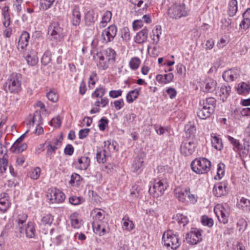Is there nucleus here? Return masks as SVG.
<instances>
[{"label":"nucleus","instance_id":"1","mask_svg":"<svg viewBox=\"0 0 250 250\" xmlns=\"http://www.w3.org/2000/svg\"><path fill=\"white\" fill-rule=\"evenodd\" d=\"M91 213L93 215L92 227L94 232L100 236H103L108 233L109 231L108 224L103 220L104 218V211L96 208L93 209Z\"/></svg>","mask_w":250,"mask_h":250},{"label":"nucleus","instance_id":"2","mask_svg":"<svg viewBox=\"0 0 250 250\" xmlns=\"http://www.w3.org/2000/svg\"><path fill=\"white\" fill-rule=\"evenodd\" d=\"M97 66L101 70H106L110 62H113L116 57V53L112 48H106L96 54Z\"/></svg>","mask_w":250,"mask_h":250},{"label":"nucleus","instance_id":"3","mask_svg":"<svg viewBox=\"0 0 250 250\" xmlns=\"http://www.w3.org/2000/svg\"><path fill=\"white\" fill-rule=\"evenodd\" d=\"M216 105V100L210 97L200 101L198 111L197 112L198 117L203 120H206L210 117L214 112Z\"/></svg>","mask_w":250,"mask_h":250},{"label":"nucleus","instance_id":"4","mask_svg":"<svg viewBox=\"0 0 250 250\" xmlns=\"http://www.w3.org/2000/svg\"><path fill=\"white\" fill-rule=\"evenodd\" d=\"M64 36L63 29L58 22L51 23L48 28V40L52 45H57Z\"/></svg>","mask_w":250,"mask_h":250},{"label":"nucleus","instance_id":"5","mask_svg":"<svg viewBox=\"0 0 250 250\" xmlns=\"http://www.w3.org/2000/svg\"><path fill=\"white\" fill-rule=\"evenodd\" d=\"M21 76L20 74L12 73L4 85V89L11 93H18L21 89Z\"/></svg>","mask_w":250,"mask_h":250},{"label":"nucleus","instance_id":"6","mask_svg":"<svg viewBox=\"0 0 250 250\" xmlns=\"http://www.w3.org/2000/svg\"><path fill=\"white\" fill-rule=\"evenodd\" d=\"M190 165L193 171L198 174H203L207 173L210 170L211 162L205 158L200 157L195 159Z\"/></svg>","mask_w":250,"mask_h":250},{"label":"nucleus","instance_id":"7","mask_svg":"<svg viewBox=\"0 0 250 250\" xmlns=\"http://www.w3.org/2000/svg\"><path fill=\"white\" fill-rule=\"evenodd\" d=\"M188 11L184 3H175L168 9L167 14L170 18L178 19L188 15Z\"/></svg>","mask_w":250,"mask_h":250},{"label":"nucleus","instance_id":"8","mask_svg":"<svg viewBox=\"0 0 250 250\" xmlns=\"http://www.w3.org/2000/svg\"><path fill=\"white\" fill-rule=\"evenodd\" d=\"M162 240L165 246L167 248L170 247L173 250H176L181 245L178 235L172 233L171 231L165 232Z\"/></svg>","mask_w":250,"mask_h":250},{"label":"nucleus","instance_id":"9","mask_svg":"<svg viewBox=\"0 0 250 250\" xmlns=\"http://www.w3.org/2000/svg\"><path fill=\"white\" fill-rule=\"evenodd\" d=\"M62 138L61 137L60 138H55L51 140L47 139L44 144L41 145L42 146L44 145L46 146V156L47 157L51 158L52 154L56 153L57 149L61 146L62 143Z\"/></svg>","mask_w":250,"mask_h":250},{"label":"nucleus","instance_id":"10","mask_svg":"<svg viewBox=\"0 0 250 250\" xmlns=\"http://www.w3.org/2000/svg\"><path fill=\"white\" fill-rule=\"evenodd\" d=\"M168 187V183L166 179H159L155 180L154 184L152 188H150L149 192L153 193L154 196L158 197L163 194L165 190Z\"/></svg>","mask_w":250,"mask_h":250},{"label":"nucleus","instance_id":"11","mask_svg":"<svg viewBox=\"0 0 250 250\" xmlns=\"http://www.w3.org/2000/svg\"><path fill=\"white\" fill-rule=\"evenodd\" d=\"M196 146L194 141L190 139L185 140L180 146L181 153L185 156H190L195 151Z\"/></svg>","mask_w":250,"mask_h":250},{"label":"nucleus","instance_id":"12","mask_svg":"<svg viewBox=\"0 0 250 250\" xmlns=\"http://www.w3.org/2000/svg\"><path fill=\"white\" fill-rule=\"evenodd\" d=\"M129 1L134 5V9L138 15L146 13L151 4V0H129Z\"/></svg>","mask_w":250,"mask_h":250},{"label":"nucleus","instance_id":"13","mask_svg":"<svg viewBox=\"0 0 250 250\" xmlns=\"http://www.w3.org/2000/svg\"><path fill=\"white\" fill-rule=\"evenodd\" d=\"M202 231L197 229H192L187 234L186 240L188 243L191 245H196L201 242Z\"/></svg>","mask_w":250,"mask_h":250},{"label":"nucleus","instance_id":"14","mask_svg":"<svg viewBox=\"0 0 250 250\" xmlns=\"http://www.w3.org/2000/svg\"><path fill=\"white\" fill-rule=\"evenodd\" d=\"M214 212L220 222L223 224L228 222L229 213L228 209L224 206L218 205L215 207Z\"/></svg>","mask_w":250,"mask_h":250},{"label":"nucleus","instance_id":"15","mask_svg":"<svg viewBox=\"0 0 250 250\" xmlns=\"http://www.w3.org/2000/svg\"><path fill=\"white\" fill-rule=\"evenodd\" d=\"M117 32L116 26L112 25L104 30L102 33L104 42L107 43L112 41Z\"/></svg>","mask_w":250,"mask_h":250},{"label":"nucleus","instance_id":"16","mask_svg":"<svg viewBox=\"0 0 250 250\" xmlns=\"http://www.w3.org/2000/svg\"><path fill=\"white\" fill-rule=\"evenodd\" d=\"M36 51L33 49L28 48L26 49L24 52V56L28 64L34 66L38 62V59Z\"/></svg>","mask_w":250,"mask_h":250},{"label":"nucleus","instance_id":"17","mask_svg":"<svg viewBox=\"0 0 250 250\" xmlns=\"http://www.w3.org/2000/svg\"><path fill=\"white\" fill-rule=\"evenodd\" d=\"M48 197H50V200L52 203H62L65 198L64 194L58 189L51 190Z\"/></svg>","mask_w":250,"mask_h":250},{"label":"nucleus","instance_id":"18","mask_svg":"<svg viewBox=\"0 0 250 250\" xmlns=\"http://www.w3.org/2000/svg\"><path fill=\"white\" fill-rule=\"evenodd\" d=\"M90 164V158L86 155L81 157L77 161L74 162L76 168L80 170H86Z\"/></svg>","mask_w":250,"mask_h":250},{"label":"nucleus","instance_id":"19","mask_svg":"<svg viewBox=\"0 0 250 250\" xmlns=\"http://www.w3.org/2000/svg\"><path fill=\"white\" fill-rule=\"evenodd\" d=\"M157 172L158 173V177L159 179L164 178L167 181L169 178V175L172 172V169L168 166H160L157 168Z\"/></svg>","mask_w":250,"mask_h":250},{"label":"nucleus","instance_id":"20","mask_svg":"<svg viewBox=\"0 0 250 250\" xmlns=\"http://www.w3.org/2000/svg\"><path fill=\"white\" fill-rule=\"evenodd\" d=\"M239 76V71L238 69L233 68L225 71L223 74V78L226 82H232L237 79Z\"/></svg>","mask_w":250,"mask_h":250},{"label":"nucleus","instance_id":"21","mask_svg":"<svg viewBox=\"0 0 250 250\" xmlns=\"http://www.w3.org/2000/svg\"><path fill=\"white\" fill-rule=\"evenodd\" d=\"M227 184L225 182H221L215 184L213 188V194L217 197L224 196L227 193L226 190Z\"/></svg>","mask_w":250,"mask_h":250},{"label":"nucleus","instance_id":"22","mask_svg":"<svg viewBox=\"0 0 250 250\" xmlns=\"http://www.w3.org/2000/svg\"><path fill=\"white\" fill-rule=\"evenodd\" d=\"M145 157L146 154L143 152H141L139 153L135 158L132 165L134 172H137L138 170L142 168Z\"/></svg>","mask_w":250,"mask_h":250},{"label":"nucleus","instance_id":"23","mask_svg":"<svg viewBox=\"0 0 250 250\" xmlns=\"http://www.w3.org/2000/svg\"><path fill=\"white\" fill-rule=\"evenodd\" d=\"M8 198V195L6 193H2L0 195V211L2 213L5 212L10 207Z\"/></svg>","mask_w":250,"mask_h":250},{"label":"nucleus","instance_id":"24","mask_svg":"<svg viewBox=\"0 0 250 250\" xmlns=\"http://www.w3.org/2000/svg\"><path fill=\"white\" fill-rule=\"evenodd\" d=\"M190 188L187 187L184 189H182L178 187L175 188L174 192L176 198L182 202H184L186 201V198L188 194L189 193Z\"/></svg>","mask_w":250,"mask_h":250},{"label":"nucleus","instance_id":"25","mask_svg":"<svg viewBox=\"0 0 250 250\" xmlns=\"http://www.w3.org/2000/svg\"><path fill=\"white\" fill-rule=\"evenodd\" d=\"M148 30L146 28H143L136 35L134 41L138 43H142L146 42L148 37Z\"/></svg>","mask_w":250,"mask_h":250},{"label":"nucleus","instance_id":"26","mask_svg":"<svg viewBox=\"0 0 250 250\" xmlns=\"http://www.w3.org/2000/svg\"><path fill=\"white\" fill-rule=\"evenodd\" d=\"M162 34V28L160 25H156L150 35V37L154 44H157L159 42L160 36Z\"/></svg>","mask_w":250,"mask_h":250},{"label":"nucleus","instance_id":"27","mask_svg":"<svg viewBox=\"0 0 250 250\" xmlns=\"http://www.w3.org/2000/svg\"><path fill=\"white\" fill-rule=\"evenodd\" d=\"M117 143L112 140H109L104 142V146L103 149L108 152V154L111 156V153L117 151L116 147Z\"/></svg>","mask_w":250,"mask_h":250},{"label":"nucleus","instance_id":"28","mask_svg":"<svg viewBox=\"0 0 250 250\" xmlns=\"http://www.w3.org/2000/svg\"><path fill=\"white\" fill-rule=\"evenodd\" d=\"M231 88L229 86L222 85L219 90L217 92V94L221 97L223 101H225L230 92Z\"/></svg>","mask_w":250,"mask_h":250},{"label":"nucleus","instance_id":"29","mask_svg":"<svg viewBox=\"0 0 250 250\" xmlns=\"http://www.w3.org/2000/svg\"><path fill=\"white\" fill-rule=\"evenodd\" d=\"M110 157L108 154V152H106V150L103 149L97 151L96 153V159L98 163H104L107 159Z\"/></svg>","mask_w":250,"mask_h":250},{"label":"nucleus","instance_id":"30","mask_svg":"<svg viewBox=\"0 0 250 250\" xmlns=\"http://www.w3.org/2000/svg\"><path fill=\"white\" fill-rule=\"evenodd\" d=\"M27 146L25 143L20 144L14 143L11 147V151L15 153H20L27 148Z\"/></svg>","mask_w":250,"mask_h":250},{"label":"nucleus","instance_id":"31","mask_svg":"<svg viewBox=\"0 0 250 250\" xmlns=\"http://www.w3.org/2000/svg\"><path fill=\"white\" fill-rule=\"evenodd\" d=\"M72 23L74 25H78L81 21V13L78 7H75L72 12Z\"/></svg>","mask_w":250,"mask_h":250},{"label":"nucleus","instance_id":"32","mask_svg":"<svg viewBox=\"0 0 250 250\" xmlns=\"http://www.w3.org/2000/svg\"><path fill=\"white\" fill-rule=\"evenodd\" d=\"M26 236L29 238L35 237L36 230L34 224L32 222H29L25 228Z\"/></svg>","mask_w":250,"mask_h":250},{"label":"nucleus","instance_id":"33","mask_svg":"<svg viewBox=\"0 0 250 250\" xmlns=\"http://www.w3.org/2000/svg\"><path fill=\"white\" fill-rule=\"evenodd\" d=\"M140 92V88L135 89L130 91L127 94L126 98L128 103H132L135 99H136Z\"/></svg>","mask_w":250,"mask_h":250},{"label":"nucleus","instance_id":"34","mask_svg":"<svg viewBox=\"0 0 250 250\" xmlns=\"http://www.w3.org/2000/svg\"><path fill=\"white\" fill-rule=\"evenodd\" d=\"M29 38L30 35L28 32L26 31L22 32L19 39V45L21 47H26L28 44Z\"/></svg>","mask_w":250,"mask_h":250},{"label":"nucleus","instance_id":"35","mask_svg":"<svg viewBox=\"0 0 250 250\" xmlns=\"http://www.w3.org/2000/svg\"><path fill=\"white\" fill-rule=\"evenodd\" d=\"M54 221V217L51 214H47L41 219V227L50 226Z\"/></svg>","mask_w":250,"mask_h":250},{"label":"nucleus","instance_id":"36","mask_svg":"<svg viewBox=\"0 0 250 250\" xmlns=\"http://www.w3.org/2000/svg\"><path fill=\"white\" fill-rule=\"evenodd\" d=\"M212 146L218 150H221L223 148L222 140L218 136L214 135L211 137Z\"/></svg>","mask_w":250,"mask_h":250},{"label":"nucleus","instance_id":"37","mask_svg":"<svg viewBox=\"0 0 250 250\" xmlns=\"http://www.w3.org/2000/svg\"><path fill=\"white\" fill-rule=\"evenodd\" d=\"M71 226L75 229H79L82 224L78 218V214L77 213H73L70 216Z\"/></svg>","mask_w":250,"mask_h":250},{"label":"nucleus","instance_id":"38","mask_svg":"<svg viewBox=\"0 0 250 250\" xmlns=\"http://www.w3.org/2000/svg\"><path fill=\"white\" fill-rule=\"evenodd\" d=\"M27 218V214L25 213L20 214L17 218V222L18 223L19 231L20 233H23L24 229L22 227V224L25 222Z\"/></svg>","mask_w":250,"mask_h":250},{"label":"nucleus","instance_id":"39","mask_svg":"<svg viewBox=\"0 0 250 250\" xmlns=\"http://www.w3.org/2000/svg\"><path fill=\"white\" fill-rule=\"evenodd\" d=\"M112 17V13L109 11H105L103 16L102 21L100 23V27H104L105 26L106 23L109 22Z\"/></svg>","mask_w":250,"mask_h":250},{"label":"nucleus","instance_id":"40","mask_svg":"<svg viewBox=\"0 0 250 250\" xmlns=\"http://www.w3.org/2000/svg\"><path fill=\"white\" fill-rule=\"evenodd\" d=\"M237 11V1L236 0H231L229 4L228 14L229 16H233Z\"/></svg>","mask_w":250,"mask_h":250},{"label":"nucleus","instance_id":"41","mask_svg":"<svg viewBox=\"0 0 250 250\" xmlns=\"http://www.w3.org/2000/svg\"><path fill=\"white\" fill-rule=\"evenodd\" d=\"M123 228L128 231H130L134 228V224L133 222L129 220L128 216H125L123 219Z\"/></svg>","mask_w":250,"mask_h":250},{"label":"nucleus","instance_id":"42","mask_svg":"<svg viewBox=\"0 0 250 250\" xmlns=\"http://www.w3.org/2000/svg\"><path fill=\"white\" fill-rule=\"evenodd\" d=\"M216 86V82L212 79L208 80L205 85V91L211 92L213 91Z\"/></svg>","mask_w":250,"mask_h":250},{"label":"nucleus","instance_id":"43","mask_svg":"<svg viewBox=\"0 0 250 250\" xmlns=\"http://www.w3.org/2000/svg\"><path fill=\"white\" fill-rule=\"evenodd\" d=\"M174 218L178 223L183 227L185 226L189 221L187 216L181 213L177 214Z\"/></svg>","mask_w":250,"mask_h":250},{"label":"nucleus","instance_id":"44","mask_svg":"<svg viewBox=\"0 0 250 250\" xmlns=\"http://www.w3.org/2000/svg\"><path fill=\"white\" fill-rule=\"evenodd\" d=\"M106 93L105 88L104 87H100L96 88L92 94V97L102 98Z\"/></svg>","mask_w":250,"mask_h":250},{"label":"nucleus","instance_id":"45","mask_svg":"<svg viewBox=\"0 0 250 250\" xmlns=\"http://www.w3.org/2000/svg\"><path fill=\"white\" fill-rule=\"evenodd\" d=\"M250 206V201L246 198L242 197L238 203V207L244 210H247Z\"/></svg>","mask_w":250,"mask_h":250},{"label":"nucleus","instance_id":"46","mask_svg":"<svg viewBox=\"0 0 250 250\" xmlns=\"http://www.w3.org/2000/svg\"><path fill=\"white\" fill-rule=\"evenodd\" d=\"M55 0H40L41 9L46 10L53 5Z\"/></svg>","mask_w":250,"mask_h":250},{"label":"nucleus","instance_id":"47","mask_svg":"<svg viewBox=\"0 0 250 250\" xmlns=\"http://www.w3.org/2000/svg\"><path fill=\"white\" fill-rule=\"evenodd\" d=\"M237 91L240 94L248 93L250 91V85L243 82L241 83L240 86L238 87Z\"/></svg>","mask_w":250,"mask_h":250},{"label":"nucleus","instance_id":"48","mask_svg":"<svg viewBox=\"0 0 250 250\" xmlns=\"http://www.w3.org/2000/svg\"><path fill=\"white\" fill-rule=\"evenodd\" d=\"M82 178L80 175L77 173H73L71 176L70 183L73 186H78L80 182L82 181Z\"/></svg>","mask_w":250,"mask_h":250},{"label":"nucleus","instance_id":"49","mask_svg":"<svg viewBox=\"0 0 250 250\" xmlns=\"http://www.w3.org/2000/svg\"><path fill=\"white\" fill-rule=\"evenodd\" d=\"M8 155L3 156L0 158V173H2L6 170Z\"/></svg>","mask_w":250,"mask_h":250},{"label":"nucleus","instance_id":"50","mask_svg":"<svg viewBox=\"0 0 250 250\" xmlns=\"http://www.w3.org/2000/svg\"><path fill=\"white\" fill-rule=\"evenodd\" d=\"M121 37L125 42H128L130 38L129 30L127 27H123L121 30Z\"/></svg>","mask_w":250,"mask_h":250},{"label":"nucleus","instance_id":"51","mask_svg":"<svg viewBox=\"0 0 250 250\" xmlns=\"http://www.w3.org/2000/svg\"><path fill=\"white\" fill-rule=\"evenodd\" d=\"M69 201L70 204L73 205H78L84 202V199L81 197L73 196L69 198Z\"/></svg>","mask_w":250,"mask_h":250},{"label":"nucleus","instance_id":"52","mask_svg":"<svg viewBox=\"0 0 250 250\" xmlns=\"http://www.w3.org/2000/svg\"><path fill=\"white\" fill-rule=\"evenodd\" d=\"M139 195V190L138 189L137 185L132 186V188L130 189V193L129 197L132 200L137 199Z\"/></svg>","mask_w":250,"mask_h":250},{"label":"nucleus","instance_id":"53","mask_svg":"<svg viewBox=\"0 0 250 250\" xmlns=\"http://www.w3.org/2000/svg\"><path fill=\"white\" fill-rule=\"evenodd\" d=\"M85 20L86 23L90 25L95 21L94 14L93 11H88L85 15Z\"/></svg>","mask_w":250,"mask_h":250},{"label":"nucleus","instance_id":"54","mask_svg":"<svg viewBox=\"0 0 250 250\" xmlns=\"http://www.w3.org/2000/svg\"><path fill=\"white\" fill-rule=\"evenodd\" d=\"M140 62V60L138 57H134L130 61L129 66L132 69L135 70L138 68Z\"/></svg>","mask_w":250,"mask_h":250},{"label":"nucleus","instance_id":"55","mask_svg":"<svg viewBox=\"0 0 250 250\" xmlns=\"http://www.w3.org/2000/svg\"><path fill=\"white\" fill-rule=\"evenodd\" d=\"M201 222L203 225L207 226L208 227H211L214 224L213 220L211 218L208 217L206 215L202 216Z\"/></svg>","mask_w":250,"mask_h":250},{"label":"nucleus","instance_id":"56","mask_svg":"<svg viewBox=\"0 0 250 250\" xmlns=\"http://www.w3.org/2000/svg\"><path fill=\"white\" fill-rule=\"evenodd\" d=\"M9 143L6 142L5 139L3 141L1 140H0V154H3V156L7 155V145Z\"/></svg>","mask_w":250,"mask_h":250},{"label":"nucleus","instance_id":"57","mask_svg":"<svg viewBox=\"0 0 250 250\" xmlns=\"http://www.w3.org/2000/svg\"><path fill=\"white\" fill-rule=\"evenodd\" d=\"M51 60V54L49 51H46L42 58V62L44 65L48 64Z\"/></svg>","mask_w":250,"mask_h":250},{"label":"nucleus","instance_id":"58","mask_svg":"<svg viewBox=\"0 0 250 250\" xmlns=\"http://www.w3.org/2000/svg\"><path fill=\"white\" fill-rule=\"evenodd\" d=\"M101 100L98 99L95 103L94 105L97 107L101 106L102 107H105L108 104L109 100L106 97L100 98Z\"/></svg>","mask_w":250,"mask_h":250},{"label":"nucleus","instance_id":"59","mask_svg":"<svg viewBox=\"0 0 250 250\" xmlns=\"http://www.w3.org/2000/svg\"><path fill=\"white\" fill-rule=\"evenodd\" d=\"M48 99L52 102H56L58 100V96L56 93L54 91H50L46 94Z\"/></svg>","mask_w":250,"mask_h":250},{"label":"nucleus","instance_id":"60","mask_svg":"<svg viewBox=\"0 0 250 250\" xmlns=\"http://www.w3.org/2000/svg\"><path fill=\"white\" fill-rule=\"evenodd\" d=\"M41 174V169L39 167L35 168L30 174V177L34 180L38 179Z\"/></svg>","mask_w":250,"mask_h":250},{"label":"nucleus","instance_id":"61","mask_svg":"<svg viewBox=\"0 0 250 250\" xmlns=\"http://www.w3.org/2000/svg\"><path fill=\"white\" fill-rule=\"evenodd\" d=\"M250 25V17H244V20L242 21L240 23V27L241 28L244 29H248Z\"/></svg>","mask_w":250,"mask_h":250},{"label":"nucleus","instance_id":"62","mask_svg":"<svg viewBox=\"0 0 250 250\" xmlns=\"http://www.w3.org/2000/svg\"><path fill=\"white\" fill-rule=\"evenodd\" d=\"M108 120L105 118H102L99 122L98 126L101 131H104L105 129V126L108 124Z\"/></svg>","mask_w":250,"mask_h":250},{"label":"nucleus","instance_id":"63","mask_svg":"<svg viewBox=\"0 0 250 250\" xmlns=\"http://www.w3.org/2000/svg\"><path fill=\"white\" fill-rule=\"evenodd\" d=\"M228 139L231 144L238 150L241 148V146L238 140L229 136H228Z\"/></svg>","mask_w":250,"mask_h":250},{"label":"nucleus","instance_id":"64","mask_svg":"<svg viewBox=\"0 0 250 250\" xmlns=\"http://www.w3.org/2000/svg\"><path fill=\"white\" fill-rule=\"evenodd\" d=\"M185 130L187 133L193 134L196 131V127L193 124H189L186 125Z\"/></svg>","mask_w":250,"mask_h":250}]
</instances>
